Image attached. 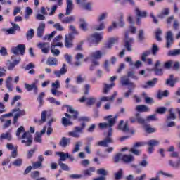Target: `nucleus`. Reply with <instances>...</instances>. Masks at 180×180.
I'll return each mask as SVG.
<instances>
[{"instance_id": "obj_1", "label": "nucleus", "mask_w": 180, "mask_h": 180, "mask_svg": "<svg viewBox=\"0 0 180 180\" xmlns=\"http://www.w3.org/2000/svg\"><path fill=\"white\" fill-rule=\"evenodd\" d=\"M104 120H107L108 122H101L98 124V127L100 129H107L109 127L108 134L105 139L103 141H100L96 143V146L98 147H109V144H112L114 143L113 138V126L116 124V120H117V116L108 115L104 117Z\"/></svg>"}, {"instance_id": "obj_2", "label": "nucleus", "mask_w": 180, "mask_h": 180, "mask_svg": "<svg viewBox=\"0 0 180 180\" xmlns=\"http://www.w3.org/2000/svg\"><path fill=\"white\" fill-rule=\"evenodd\" d=\"M86 124L84 122H82L80 126L75 127L74 130L68 132V136L74 137L75 139H79L81 134L84 133V129Z\"/></svg>"}, {"instance_id": "obj_3", "label": "nucleus", "mask_w": 180, "mask_h": 180, "mask_svg": "<svg viewBox=\"0 0 180 180\" xmlns=\"http://www.w3.org/2000/svg\"><path fill=\"white\" fill-rule=\"evenodd\" d=\"M21 140L22 144H25V147H30L33 143V136L29 131L25 132L19 139Z\"/></svg>"}, {"instance_id": "obj_4", "label": "nucleus", "mask_w": 180, "mask_h": 180, "mask_svg": "<svg viewBox=\"0 0 180 180\" xmlns=\"http://www.w3.org/2000/svg\"><path fill=\"white\" fill-rule=\"evenodd\" d=\"M65 107L68 108V112L71 114L65 113L66 117L68 119H73V120L78 119V115H79L78 111L75 110L71 105H65Z\"/></svg>"}, {"instance_id": "obj_5", "label": "nucleus", "mask_w": 180, "mask_h": 180, "mask_svg": "<svg viewBox=\"0 0 180 180\" xmlns=\"http://www.w3.org/2000/svg\"><path fill=\"white\" fill-rule=\"evenodd\" d=\"M26 52V46L25 44H18L17 46L11 48V53L15 56H19L20 53L21 56H23Z\"/></svg>"}, {"instance_id": "obj_6", "label": "nucleus", "mask_w": 180, "mask_h": 180, "mask_svg": "<svg viewBox=\"0 0 180 180\" xmlns=\"http://www.w3.org/2000/svg\"><path fill=\"white\" fill-rule=\"evenodd\" d=\"M86 1V0H76V4L80 5L85 11L91 12L92 11L94 3H92V1L85 3Z\"/></svg>"}, {"instance_id": "obj_7", "label": "nucleus", "mask_w": 180, "mask_h": 180, "mask_svg": "<svg viewBox=\"0 0 180 180\" xmlns=\"http://www.w3.org/2000/svg\"><path fill=\"white\" fill-rule=\"evenodd\" d=\"M37 47L40 49L41 53L44 54H49L50 53V50L51 46H50V44L49 42H40L37 44Z\"/></svg>"}, {"instance_id": "obj_8", "label": "nucleus", "mask_w": 180, "mask_h": 180, "mask_svg": "<svg viewBox=\"0 0 180 180\" xmlns=\"http://www.w3.org/2000/svg\"><path fill=\"white\" fill-rule=\"evenodd\" d=\"M37 82L39 80L36 79L35 82L32 83L31 84H25V88L28 91V92L34 91V95H37L39 94V87L37 86Z\"/></svg>"}, {"instance_id": "obj_9", "label": "nucleus", "mask_w": 180, "mask_h": 180, "mask_svg": "<svg viewBox=\"0 0 180 180\" xmlns=\"http://www.w3.org/2000/svg\"><path fill=\"white\" fill-rule=\"evenodd\" d=\"M145 143H146V146H148V154H153V153L154 152V147L160 144V141L157 139H151V140H149L148 142H145Z\"/></svg>"}, {"instance_id": "obj_10", "label": "nucleus", "mask_w": 180, "mask_h": 180, "mask_svg": "<svg viewBox=\"0 0 180 180\" xmlns=\"http://www.w3.org/2000/svg\"><path fill=\"white\" fill-rule=\"evenodd\" d=\"M166 47L169 49L174 44V33L172 31H168L166 34Z\"/></svg>"}, {"instance_id": "obj_11", "label": "nucleus", "mask_w": 180, "mask_h": 180, "mask_svg": "<svg viewBox=\"0 0 180 180\" xmlns=\"http://www.w3.org/2000/svg\"><path fill=\"white\" fill-rule=\"evenodd\" d=\"M15 112H18L13 117V124H16V123H18V119H19L20 116H25L26 115V111L20 108L13 109V113H15Z\"/></svg>"}, {"instance_id": "obj_12", "label": "nucleus", "mask_w": 180, "mask_h": 180, "mask_svg": "<svg viewBox=\"0 0 180 180\" xmlns=\"http://www.w3.org/2000/svg\"><path fill=\"white\" fill-rule=\"evenodd\" d=\"M150 54H151V51L148 50V51H144L142 53L141 60L143 63H146L148 65H153V59H151V58L147 59V57H148V56H150Z\"/></svg>"}, {"instance_id": "obj_13", "label": "nucleus", "mask_w": 180, "mask_h": 180, "mask_svg": "<svg viewBox=\"0 0 180 180\" xmlns=\"http://www.w3.org/2000/svg\"><path fill=\"white\" fill-rule=\"evenodd\" d=\"M91 41L94 44H99L101 43V40H102V33L99 32H94L93 34H91Z\"/></svg>"}, {"instance_id": "obj_14", "label": "nucleus", "mask_w": 180, "mask_h": 180, "mask_svg": "<svg viewBox=\"0 0 180 180\" xmlns=\"http://www.w3.org/2000/svg\"><path fill=\"white\" fill-rule=\"evenodd\" d=\"M72 40H74V35L72 34H68L65 36V46L67 49L72 47Z\"/></svg>"}, {"instance_id": "obj_15", "label": "nucleus", "mask_w": 180, "mask_h": 180, "mask_svg": "<svg viewBox=\"0 0 180 180\" xmlns=\"http://www.w3.org/2000/svg\"><path fill=\"white\" fill-rule=\"evenodd\" d=\"M124 123V120H121L118 125V130H120L121 131H123V133H129L130 131V128L129 127V123L126 122L124 125H123Z\"/></svg>"}, {"instance_id": "obj_16", "label": "nucleus", "mask_w": 180, "mask_h": 180, "mask_svg": "<svg viewBox=\"0 0 180 180\" xmlns=\"http://www.w3.org/2000/svg\"><path fill=\"white\" fill-rule=\"evenodd\" d=\"M178 82V78H174V75H170L169 78L166 80V85H169L171 88H174L175 86V84Z\"/></svg>"}, {"instance_id": "obj_17", "label": "nucleus", "mask_w": 180, "mask_h": 180, "mask_svg": "<svg viewBox=\"0 0 180 180\" xmlns=\"http://www.w3.org/2000/svg\"><path fill=\"white\" fill-rule=\"evenodd\" d=\"M53 74L57 77V78H60L61 75H64V74H67V64L64 63L60 68V70H55Z\"/></svg>"}, {"instance_id": "obj_18", "label": "nucleus", "mask_w": 180, "mask_h": 180, "mask_svg": "<svg viewBox=\"0 0 180 180\" xmlns=\"http://www.w3.org/2000/svg\"><path fill=\"white\" fill-rule=\"evenodd\" d=\"M71 144V139L63 136L61 138L59 146L62 147V148H67V146Z\"/></svg>"}, {"instance_id": "obj_19", "label": "nucleus", "mask_w": 180, "mask_h": 180, "mask_svg": "<svg viewBox=\"0 0 180 180\" xmlns=\"http://www.w3.org/2000/svg\"><path fill=\"white\" fill-rule=\"evenodd\" d=\"M125 48L127 49V51H131V45L130 43H133V38H129V34H125Z\"/></svg>"}, {"instance_id": "obj_20", "label": "nucleus", "mask_w": 180, "mask_h": 180, "mask_svg": "<svg viewBox=\"0 0 180 180\" xmlns=\"http://www.w3.org/2000/svg\"><path fill=\"white\" fill-rule=\"evenodd\" d=\"M44 96H46V93L41 92L37 97V102L39 103L38 108H41L44 105Z\"/></svg>"}, {"instance_id": "obj_21", "label": "nucleus", "mask_w": 180, "mask_h": 180, "mask_svg": "<svg viewBox=\"0 0 180 180\" xmlns=\"http://www.w3.org/2000/svg\"><path fill=\"white\" fill-rule=\"evenodd\" d=\"M157 82H158V79L153 78V80L148 81L146 84H143L141 86L145 89H147V88H153L155 86V84H157Z\"/></svg>"}, {"instance_id": "obj_22", "label": "nucleus", "mask_w": 180, "mask_h": 180, "mask_svg": "<svg viewBox=\"0 0 180 180\" xmlns=\"http://www.w3.org/2000/svg\"><path fill=\"white\" fill-rule=\"evenodd\" d=\"M67 7H66V16H70L71 15V12L74 9V4H72V0H67L66 1Z\"/></svg>"}, {"instance_id": "obj_23", "label": "nucleus", "mask_w": 180, "mask_h": 180, "mask_svg": "<svg viewBox=\"0 0 180 180\" xmlns=\"http://www.w3.org/2000/svg\"><path fill=\"white\" fill-rule=\"evenodd\" d=\"M122 161L125 164H130L134 161V156L133 155H123Z\"/></svg>"}, {"instance_id": "obj_24", "label": "nucleus", "mask_w": 180, "mask_h": 180, "mask_svg": "<svg viewBox=\"0 0 180 180\" xmlns=\"http://www.w3.org/2000/svg\"><path fill=\"white\" fill-rule=\"evenodd\" d=\"M103 56V53L101 51H96L91 53L90 57L94 60H101Z\"/></svg>"}, {"instance_id": "obj_25", "label": "nucleus", "mask_w": 180, "mask_h": 180, "mask_svg": "<svg viewBox=\"0 0 180 180\" xmlns=\"http://www.w3.org/2000/svg\"><path fill=\"white\" fill-rule=\"evenodd\" d=\"M4 140L11 141L12 134L10 132L2 133L0 136V141H4Z\"/></svg>"}, {"instance_id": "obj_26", "label": "nucleus", "mask_w": 180, "mask_h": 180, "mask_svg": "<svg viewBox=\"0 0 180 180\" xmlns=\"http://www.w3.org/2000/svg\"><path fill=\"white\" fill-rule=\"evenodd\" d=\"M117 96V92H114L113 95L110 96V97H108V96H103V97H101L100 101L101 102H109V101H115V98H116V96Z\"/></svg>"}, {"instance_id": "obj_27", "label": "nucleus", "mask_w": 180, "mask_h": 180, "mask_svg": "<svg viewBox=\"0 0 180 180\" xmlns=\"http://www.w3.org/2000/svg\"><path fill=\"white\" fill-rule=\"evenodd\" d=\"M176 119V115L174 112L172 108L169 110V115L167 116L166 122H170V120H175Z\"/></svg>"}, {"instance_id": "obj_28", "label": "nucleus", "mask_w": 180, "mask_h": 180, "mask_svg": "<svg viewBox=\"0 0 180 180\" xmlns=\"http://www.w3.org/2000/svg\"><path fill=\"white\" fill-rule=\"evenodd\" d=\"M96 171L95 167H90L89 169L83 171L84 176H91Z\"/></svg>"}, {"instance_id": "obj_29", "label": "nucleus", "mask_w": 180, "mask_h": 180, "mask_svg": "<svg viewBox=\"0 0 180 180\" xmlns=\"http://www.w3.org/2000/svg\"><path fill=\"white\" fill-rule=\"evenodd\" d=\"M130 79L126 75H124L121 77L120 78V83L122 86H127L129 84H130Z\"/></svg>"}, {"instance_id": "obj_30", "label": "nucleus", "mask_w": 180, "mask_h": 180, "mask_svg": "<svg viewBox=\"0 0 180 180\" xmlns=\"http://www.w3.org/2000/svg\"><path fill=\"white\" fill-rule=\"evenodd\" d=\"M6 87L8 92H12L13 91V89H12V77H7L6 80Z\"/></svg>"}, {"instance_id": "obj_31", "label": "nucleus", "mask_w": 180, "mask_h": 180, "mask_svg": "<svg viewBox=\"0 0 180 180\" xmlns=\"http://www.w3.org/2000/svg\"><path fill=\"white\" fill-rule=\"evenodd\" d=\"M135 13H136L137 17H139V18H147V13H146V11H141V10L139 9V8H137V7L135 8Z\"/></svg>"}, {"instance_id": "obj_32", "label": "nucleus", "mask_w": 180, "mask_h": 180, "mask_svg": "<svg viewBox=\"0 0 180 180\" xmlns=\"http://www.w3.org/2000/svg\"><path fill=\"white\" fill-rule=\"evenodd\" d=\"M79 27L82 29V30H83L84 32H86V30H88V23L86 22V21H85V19L81 18L79 20Z\"/></svg>"}, {"instance_id": "obj_33", "label": "nucleus", "mask_w": 180, "mask_h": 180, "mask_svg": "<svg viewBox=\"0 0 180 180\" xmlns=\"http://www.w3.org/2000/svg\"><path fill=\"white\" fill-rule=\"evenodd\" d=\"M137 112H150V108L146 105H137L136 108Z\"/></svg>"}, {"instance_id": "obj_34", "label": "nucleus", "mask_w": 180, "mask_h": 180, "mask_svg": "<svg viewBox=\"0 0 180 180\" xmlns=\"http://www.w3.org/2000/svg\"><path fill=\"white\" fill-rule=\"evenodd\" d=\"M117 38H110L108 40V43L107 46H105L106 49H112L113 47V45L116 44L117 43Z\"/></svg>"}, {"instance_id": "obj_35", "label": "nucleus", "mask_w": 180, "mask_h": 180, "mask_svg": "<svg viewBox=\"0 0 180 180\" xmlns=\"http://www.w3.org/2000/svg\"><path fill=\"white\" fill-rule=\"evenodd\" d=\"M58 63V60H57V58L54 57H49L46 61V64H48V65H57Z\"/></svg>"}, {"instance_id": "obj_36", "label": "nucleus", "mask_w": 180, "mask_h": 180, "mask_svg": "<svg viewBox=\"0 0 180 180\" xmlns=\"http://www.w3.org/2000/svg\"><path fill=\"white\" fill-rule=\"evenodd\" d=\"M81 146H82V142L81 141L76 142L74 146V148L72 150V154H75V153H78V151L81 150Z\"/></svg>"}, {"instance_id": "obj_37", "label": "nucleus", "mask_w": 180, "mask_h": 180, "mask_svg": "<svg viewBox=\"0 0 180 180\" xmlns=\"http://www.w3.org/2000/svg\"><path fill=\"white\" fill-rule=\"evenodd\" d=\"M169 15V8H164L161 13L158 15L159 19H164L165 16Z\"/></svg>"}, {"instance_id": "obj_38", "label": "nucleus", "mask_w": 180, "mask_h": 180, "mask_svg": "<svg viewBox=\"0 0 180 180\" xmlns=\"http://www.w3.org/2000/svg\"><path fill=\"white\" fill-rule=\"evenodd\" d=\"M72 22H75V17L70 15L68 17H65L62 20V23H72Z\"/></svg>"}, {"instance_id": "obj_39", "label": "nucleus", "mask_w": 180, "mask_h": 180, "mask_svg": "<svg viewBox=\"0 0 180 180\" xmlns=\"http://www.w3.org/2000/svg\"><path fill=\"white\" fill-rule=\"evenodd\" d=\"M47 116V111H42L41 114V120L37 121L34 120L35 123H44L46 122V117Z\"/></svg>"}, {"instance_id": "obj_40", "label": "nucleus", "mask_w": 180, "mask_h": 180, "mask_svg": "<svg viewBox=\"0 0 180 180\" xmlns=\"http://www.w3.org/2000/svg\"><path fill=\"white\" fill-rule=\"evenodd\" d=\"M22 133H26L24 126H20L19 128H18L15 132L16 137H18V139H20L22 137L20 136V134H22Z\"/></svg>"}, {"instance_id": "obj_41", "label": "nucleus", "mask_w": 180, "mask_h": 180, "mask_svg": "<svg viewBox=\"0 0 180 180\" xmlns=\"http://www.w3.org/2000/svg\"><path fill=\"white\" fill-rule=\"evenodd\" d=\"M96 172L98 175H101V176H104L105 178H106L105 176H108V174H109V172L103 168L98 169Z\"/></svg>"}, {"instance_id": "obj_42", "label": "nucleus", "mask_w": 180, "mask_h": 180, "mask_svg": "<svg viewBox=\"0 0 180 180\" xmlns=\"http://www.w3.org/2000/svg\"><path fill=\"white\" fill-rule=\"evenodd\" d=\"M56 155L60 157L59 162H61V161H65V160H67V153H65L64 152H56Z\"/></svg>"}, {"instance_id": "obj_43", "label": "nucleus", "mask_w": 180, "mask_h": 180, "mask_svg": "<svg viewBox=\"0 0 180 180\" xmlns=\"http://www.w3.org/2000/svg\"><path fill=\"white\" fill-rule=\"evenodd\" d=\"M169 165L173 168H180V158L176 162L169 160Z\"/></svg>"}, {"instance_id": "obj_44", "label": "nucleus", "mask_w": 180, "mask_h": 180, "mask_svg": "<svg viewBox=\"0 0 180 180\" xmlns=\"http://www.w3.org/2000/svg\"><path fill=\"white\" fill-rule=\"evenodd\" d=\"M26 37L28 40H32L34 37V30L30 28L26 33Z\"/></svg>"}, {"instance_id": "obj_45", "label": "nucleus", "mask_w": 180, "mask_h": 180, "mask_svg": "<svg viewBox=\"0 0 180 180\" xmlns=\"http://www.w3.org/2000/svg\"><path fill=\"white\" fill-rule=\"evenodd\" d=\"M11 116H13V111H12L11 112H8L7 114H4L0 117V122L1 123H4V122H5V119H6L7 117H11Z\"/></svg>"}, {"instance_id": "obj_46", "label": "nucleus", "mask_w": 180, "mask_h": 180, "mask_svg": "<svg viewBox=\"0 0 180 180\" xmlns=\"http://www.w3.org/2000/svg\"><path fill=\"white\" fill-rule=\"evenodd\" d=\"M56 33H57V32L56 31H53L51 34L45 35L42 38V40H48L49 41H50V40H51L53 39V37H54V36H56Z\"/></svg>"}, {"instance_id": "obj_47", "label": "nucleus", "mask_w": 180, "mask_h": 180, "mask_svg": "<svg viewBox=\"0 0 180 180\" xmlns=\"http://www.w3.org/2000/svg\"><path fill=\"white\" fill-rule=\"evenodd\" d=\"M168 56H172L173 57H175L176 56H180V49L169 51Z\"/></svg>"}, {"instance_id": "obj_48", "label": "nucleus", "mask_w": 180, "mask_h": 180, "mask_svg": "<svg viewBox=\"0 0 180 180\" xmlns=\"http://www.w3.org/2000/svg\"><path fill=\"white\" fill-rule=\"evenodd\" d=\"M115 86V83H111L110 84H105L103 89V94H108L109 91Z\"/></svg>"}, {"instance_id": "obj_49", "label": "nucleus", "mask_w": 180, "mask_h": 180, "mask_svg": "<svg viewBox=\"0 0 180 180\" xmlns=\"http://www.w3.org/2000/svg\"><path fill=\"white\" fill-rule=\"evenodd\" d=\"M62 124L67 127V126H72V122L70 121V120L67 119V117H63L62 118Z\"/></svg>"}, {"instance_id": "obj_50", "label": "nucleus", "mask_w": 180, "mask_h": 180, "mask_svg": "<svg viewBox=\"0 0 180 180\" xmlns=\"http://www.w3.org/2000/svg\"><path fill=\"white\" fill-rule=\"evenodd\" d=\"M136 122L139 123V124H145L146 123V120L141 117L140 113H136Z\"/></svg>"}, {"instance_id": "obj_51", "label": "nucleus", "mask_w": 180, "mask_h": 180, "mask_svg": "<svg viewBox=\"0 0 180 180\" xmlns=\"http://www.w3.org/2000/svg\"><path fill=\"white\" fill-rule=\"evenodd\" d=\"M69 30L72 32L70 33L69 34H72V36H74V34L78 35L79 34V32H78V30H77V28H75V26L70 25L69 26Z\"/></svg>"}, {"instance_id": "obj_52", "label": "nucleus", "mask_w": 180, "mask_h": 180, "mask_svg": "<svg viewBox=\"0 0 180 180\" xmlns=\"http://www.w3.org/2000/svg\"><path fill=\"white\" fill-rule=\"evenodd\" d=\"M123 18H124L123 13H120L118 19V23H117L120 27H124V20H123Z\"/></svg>"}, {"instance_id": "obj_53", "label": "nucleus", "mask_w": 180, "mask_h": 180, "mask_svg": "<svg viewBox=\"0 0 180 180\" xmlns=\"http://www.w3.org/2000/svg\"><path fill=\"white\" fill-rule=\"evenodd\" d=\"M12 164L14 165V167H22V164H23V160L20 158L15 159Z\"/></svg>"}, {"instance_id": "obj_54", "label": "nucleus", "mask_w": 180, "mask_h": 180, "mask_svg": "<svg viewBox=\"0 0 180 180\" xmlns=\"http://www.w3.org/2000/svg\"><path fill=\"white\" fill-rule=\"evenodd\" d=\"M106 18H108V13H103L98 16L97 22H103Z\"/></svg>"}, {"instance_id": "obj_55", "label": "nucleus", "mask_w": 180, "mask_h": 180, "mask_svg": "<svg viewBox=\"0 0 180 180\" xmlns=\"http://www.w3.org/2000/svg\"><path fill=\"white\" fill-rule=\"evenodd\" d=\"M51 53L54 57H58L60 56V50L56 49L53 46H51Z\"/></svg>"}, {"instance_id": "obj_56", "label": "nucleus", "mask_w": 180, "mask_h": 180, "mask_svg": "<svg viewBox=\"0 0 180 180\" xmlns=\"http://www.w3.org/2000/svg\"><path fill=\"white\" fill-rule=\"evenodd\" d=\"M158 46L157 44H154L152 46L150 54L152 53L153 56H157V53H158Z\"/></svg>"}, {"instance_id": "obj_57", "label": "nucleus", "mask_w": 180, "mask_h": 180, "mask_svg": "<svg viewBox=\"0 0 180 180\" xmlns=\"http://www.w3.org/2000/svg\"><path fill=\"white\" fill-rule=\"evenodd\" d=\"M34 140L35 143H41V134L40 132H36Z\"/></svg>"}, {"instance_id": "obj_58", "label": "nucleus", "mask_w": 180, "mask_h": 180, "mask_svg": "<svg viewBox=\"0 0 180 180\" xmlns=\"http://www.w3.org/2000/svg\"><path fill=\"white\" fill-rule=\"evenodd\" d=\"M162 33V31L160 29H158L155 32V37L158 41H161V34Z\"/></svg>"}, {"instance_id": "obj_59", "label": "nucleus", "mask_w": 180, "mask_h": 180, "mask_svg": "<svg viewBox=\"0 0 180 180\" xmlns=\"http://www.w3.org/2000/svg\"><path fill=\"white\" fill-rule=\"evenodd\" d=\"M95 102H96V98L89 97V98H86V103L90 106L94 105Z\"/></svg>"}, {"instance_id": "obj_60", "label": "nucleus", "mask_w": 180, "mask_h": 180, "mask_svg": "<svg viewBox=\"0 0 180 180\" xmlns=\"http://www.w3.org/2000/svg\"><path fill=\"white\" fill-rule=\"evenodd\" d=\"M95 30H98L101 32V30H103L105 29V22H101L99 25H96L94 27Z\"/></svg>"}, {"instance_id": "obj_61", "label": "nucleus", "mask_w": 180, "mask_h": 180, "mask_svg": "<svg viewBox=\"0 0 180 180\" xmlns=\"http://www.w3.org/2000/svg\"><path fill=\"white\" fill-rule=\"evenodd\" d=\"M51 92L52 95H54L55 96H58V97L63 95V92H61V91H58L56 89H51Z\"/></svg>"}, {"instance_id": "obj_62", "label": "nucleus", "mask_w": 180, "mask_h": 180, "mask_svg": "<svg viewBox=\"0 0 180 180\" xmlns=\"http://www.w3.org/2000/svg\"><path fill=\"white\" fill-rule=\"evenodd\" d=\"M58 165H60L61 169L63 171H70V167H68L67 164L59 162Z\"/></svg>"}, {"instance_id": "obj_63", "label": "nucleus", "mask_w": 180, "mask_h": 180, "mask_svg": "<svg viewBox=\"0 0 180 180\" xmlns=\"http://www.w3.org/2000/svg\"><path fill=\"white\" fill-rule=\"evenodd\" d=\"M84 176L82 174H70L69 178L70 179H81Z\"/></svg>"}, {"instance_id": "obj_64", "label": "nucleus", "mask_w": 180, "mask_h": 180, "mask_svg": "<svg viewBox=\"0 0 180 180\" xmlns=\"http://www.w3.org/2000/svg\"><path fill=\"white\" fill-rule=\"evenodd\" d=\"M167 112V108L165 107H160L156 110V113L159 115H164Z\"/></svg>"}]
</instances>
